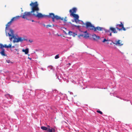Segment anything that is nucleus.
<instances>
[{
  "instance_id": "e433bc0d",
  "label": "nucleus",
  "mask_w": 132,
  "mask_h": 132,
  "mask_svg": "<svg viewBox=\"0 0 132 132\" xmlns=\"http://www.w3.org/2000/svg\"><path fill=\"white\" fill-rule=\"evenodd\" d=\"M28 41L29 42H30V43H32V42H33V41L32 40H31L30 39L28 40Z\"/></svg>"
},
{
  "instance_id": "c03bdc74",
  "label": "nucleus",
  "mask_w": 132,
  "mask_h": 132,
  "mask_svg": "<svg viewBox=\"0 0 132 132\" xmlns=\"http://www.w3.org/2000/svg\"><path fill=\"white\" fill-rule=\"evenodd\" d=\"M70 94H73V93L72 92H70Z\"/></svg>"
},
{
  "instance_id": "5701e85b",
  "label": "nucleus",
  "mask_w": 132,
  "mask_h": 132,
  "mask_svg": "<svg viewBox=\"0 0 132 132\" xmlns=\"http://www.w3.org/2000/svg\"><path fill=\"white\" fill-rule=\"evenodd\" d=\"M22 51L23 52H25L26 54H28L29 52V50L28 48H27L25 50L23 49Z\"/></svg>"
},
{
  "instance_id": "412c9836",
  "label": "nucleus",
  "mask_w": 132,
  "mask_h": 132,
  "mask_svg": "<svg viewBox=\"0 0 132 132\" xmlns=\"http://www.w3.org/2000/svg\"><path fill=\"white\" fill-rule=\"evenodd\" d=\"M15 46H13L11 47L10 48V50L11 51L14 52H15L16 51H18L19 50L18 49L16 48L14 49H13V48H15Z\"/></svg>"
},
{
  "instance_id": "bb28decb",
  "label": "nucleus",
  "mask_w": 132,
  "mask_h": 132,
  "mask_svg": "<svg viewBox=\"0 0 132 132\" xmlns=\"http://www.w3.org/2000/svg\"><path fill=\"white\" fill-rule=\"evenodd\" d=\"M113 41L111 40V41H110L109 42H108L107 43V44H109L110 45H112V43H113Z\"/></svg>"
},
{
  "instance_id": "c85d7f7f",
  "label": "nucleus",
  "mask_w": 132,
  "mask_h": 132,
  "mask_svg": "<svg viewBox=\"0 0 132 132\" xmlns=\"http://www.w3.org/2000/svg\"><path fill=\"white\" fill-rule=\"evenodd\" d=\"M72 26L73 27H77V28H79V26H76L75 25L72 24Z\"/></svg>"
},
{
  "instance_id": "2f4dec72",
  "label": "nucleus",
  "mask_w": 132,
  "mask_h": 132,
  "mask_svg": "<svg viewBox=\"0 0 132 132\" xmlns=\"http://www.w3.org/2000/svg\"><path fill=\"white\" fill-rule=\"evenodd\" d=\"M6 62L8 63H12L9 60H6Z\"/></svg>"
},
{
  "instance_id": "f3484780",
  "label": "nucleus",
  "mask_w": 132,
  "mask_h": 132,
  "mask_svg": "<svg viewBox=\"0 0 132 132\" xmlns=\"http://www.w3.org/2000/svg\"><path fill=\"white\" fill-rule=\"evenodd\" d=\"M68 34L70 36L72 35L73 37H75V36L77 35V34L76 33L73 32L72 31H69Z\"/></svg>"
},
{
  "instance_id": "a18cd8bd",
  "label": "nucleus",
  "mask_w": 132,
  "mask_h": 132,
  "mask_svg": "<svg viewBox=\"0 0 132 132\" xmlns=\"http://www.w3.org/2000/svg\"><path fill=\"white\" fill-rule=\"evenodd\" d=\"M58 78V77H57V78H58V79L60 81L61 80H60V79Z\"/></svg>"
},
{
  "instance_id": "8fccbe9b",
  "label": "nucleus",
  "mask_w": 132,
  "mask_h": 132,
  "mask_svg": "<svg viewBox=\"0 0 132 132\" xmlns=\"http://www.w3.org/2000/svg\"><path fill=\"white\" fill-rule=\"evenodd\" d=\"M42 70H44L43 69V68H42Z\"/></svg>"
},
{
  "instance_id": "473e14b6",
  "label": "nucleus",
  "mask_w": 132,
  "mask_h": 132,
  "mask_svg": "<svg viewBox=\"0 0 132 132\" xmlns=\"http://www.w3.org/2000/svg\"><path fill=\"white\" fill-rule=\"evenodd\" d=\"M48 68L50 69H52V67L51 66H49L48 67Z\"/></svg>"
},
{
  "instance_id": "f704fd0d",
  "label": "nucleus",
  "mask_w": 132,
  "mask_h": 132,
  "mask_svg": "<svg viewBox=\"0 0 132 132\" xmlns=\"http://www.w3.org/2000/svg\"><path fill=\"white\" fill-rule=\"evenodd\" d=\"M46 26V27L47 28H48V27H51L52 26L51 25H47Z\"/></svg>"
},
{
  "instance_id": "4be33fe9",
  "label": "nucleus",
  "mask_w": 132,
  "mask_h": 132,
  "mask_svg": "<svg viewBox=\"0 0 132 132\" xmlns=\"http://www.w3.org/2000/svg\"><path fill=\"white\" fill-rule=\"evenodd\" d=\"M110 30H111L114 33H117V32L116 31L115 28H114L111 27L110 28Z\"/></svg>"
},
{
  "instance_id": "cd10ccee",
  "label": "nucleus",
  "mask_w": 132,
  "mask_h": 132,
  "mask_svg": "<svg viewBox=\"0 0 132 132\" xmlns=\"http://www.w3.org/2000/svg\"><path fill=\"white\" fill-rule=\"evenodd\" d=\"M93 36H95L96 38L97 39H99L100 38V37L99 36H96L95 34H94Z\"/></svg>"
},
{
  "instance_id": "39448f33",
  "label": "nucleus",
  "mask_w": 132,
  "mask_h": 132,
  "mask_svg": "<svg viewBox=\"0 0 132 132\" xmlns=\"http://www.w3.org/2000/svg\"><path fill=\"white\" fill-rule=\"evenodd\" d=\"M86 28L89 30H94L95 27L90 22H87L86 24Z\"/></svg>"
},
{
  "instance_id": "1a4fd4ad",
  "label": "nucleus",
  "mask_w": 132,
  "mask_h": 132,
  "mask_svg": "<svg viewBox=\"0 0 132 132\" xmlns=\"http://www.w3.org/2000/svg\"><path fill=\"white\" fill-rule=\"evenodd\" d=\"M5 96L8 99H11V100H10V101H8L7 103L9 104H11L12 103V102H13V97L12 95H11L9 94H5Z\"/></svg>"
},
{
  "instance_id": "6ab92c4d",
  "label": "nucleus",
  "mask_w": 132,
  "mask_h": 132,
  "mask_svg": "<svg viewBox=\"0 0 132 132\" xmlns=\"http://www.w3.org/2000/svg\"><path fill=\"white\" fill-rule=\"evenodd\" d=\"M21 16H18L13 17L11 20V21H13L14 20H16L17 19H19L20 17H21Z\"/></svg>"
},
{
  "instance_id": "37998d69",
  "label": "nucleus",
  "mask_w": 132,
  "mask_h": 132,
  "mask_svg": "<svg viewBox=\"0 0 132 132\" xmlns=\"http://www.w3.org/2000/svg\"><path fill=\"white\" fill-rule=\"evenodd\" d=\"M47 128H51V127H50V126L49 125H48L47 126Z\"/></svg>"
},
{
  "instance_id": "9b49d317",
  "label": "nucleus",
  "mask_w": 132,
  "mask_h": 132,
  "mask_svg": "<svg viewBox=\"0 0 132 132\" xmlns=\"http://www.w3.org/2000/svg\"><path fill=\"white\" fill-rule=\"evenodd\" d=\"M80 36L82 37L85 38H87L89 37V35L88 33H86L84 34H81L78 36V37L79 38Z\"/></svg>"
},
{
  "instance_id": "7c9ffc66",
  "label": "nucleus",
  "mask_w": 132,
  "mask_h": 132,
  "mask_svg": "<svg viewBox=\"0 0 132 132\" xmlns=\"http://www.w3.org/2000/svg\"><path fill=\"white\" fill-rule=\"evenodd\" d=\"M96 112L101 114H102L103 113L100 110H97Z\"/></svg>"
},
{
  "instance_id": "49530a36",
  "label": "nucleus",
  "mask_w": 132,
  "mask_h": 132,
  "mask_svg": "<svg viewBox=\"0 0 132 132\" xmlns=\"http://www.w3.org/2000/svg\"><path fill=\"white\" fill-rule=\"evenodd\" d=\"M31 21H32V22H34V21L33 20H32Z\"/></svg>"
},
{
  "instance_id": "20e7f679",
  "label": "nucleus",
  "mask_w": 132,
  "mask_h": 132,
  "mask_svg": "<svg viewBox=\"0 0 132 132\" xmlns=\"http://www.w3.org/2000/svg\"><path fill=\"white\" fill-rule=\"evenodd\" d=\"M12 21L11 20L10 22L8 23L6 25V27L5 28V33L6 35L7 36V35L9 34V33H10V31L11 30H13L11 28H9V27L11 25V22Z\"/></svg>"
},
{
  "instance_id": "603ef678",
  "label": "nucleus",
  "mask_w": 132,
  "mask_h": 132,
  "mask_svg": "<svg viewBox=\"0 0 132 132\" xmlns=\"http://www.w3.org/2000/svg\"><path fill=\"white\" fill-rule=\"evenodd\" d=\"M25 92H24V94L25 95Z\"/></svg>"
},
{
  "instance_id": "4468645a",
  "label": "nucleus",
  "mask_w": 132,
  "mask_h": 132,
  "mask_svg": "<svg viewBox=\"0 0 132 132\" xmlns=\"http://www.w3.org/2000/svg\"><path fill=\"white\" fill-rule=\"evenodd\" d=\"M19 42H22L23 41H27L28 40L26 38H25L24 37H21L19 36Z\"/></svg>"
},
{
  "instance_id": "6e6552de",
  "label": "nucleus",
  "mask_w": 132,
  "mask_h": 132,
  "mask_svg": "<svg viewBox=\"0 0 132 132\" xmlns=\"http://www.w3.org/2000/svg\"><path fill=\"white\" fill-rule=\"evenodd\" d=\"M122 41L120 40L116 39L113 40V44L118 46H121L123 45V44L122 43Z\"/></svg>"
},
{
  "instance_id": "ddd939ff",
  "label": "nucleus",
  "mask_w": 132,
  "mask_h": 132,
  "mask_svg": "<svg viewBox=\"0 0 132 132\" xmlns=\"http://www.w3.org/2000/svg\"><path fill=\"white\" fill-rule=\"evenodd\" d=\"M47 131V132H55V129L54 128L52 127L48 128Z\"/></svg>"
},
{
  "instance_id": "393cba45",
  "label": "nucleus",
  "mask_w": 132,
  "mask_h": 132,
  "mask_svg": "<svg viewBox=\"0 0 132 132\" xmlns=\"http://www.w3.org/2000/svg\"><path fill=\"white\" fill-rule=\"evenodd\" d=\"M4 47V45L2 44H0V50L2 49H4L3 48Z\"/></svg>"
},
{
  "instance_id": "3c124183",
  "label": "nucleus",
  "mask_w": 132,
  "mask_h": 132,
  "mask_svg": "<svg viewBox=\"0 0 132 132\" xmlns=\"http://www.w3.org/2000/svg\"><path fill=\"white\" fill-rule=\"evenodd\" d=\"M94 40H96V39H95V38H94Z\"/></svg>"
},
{
  "instance_id": "7ed1b4c3",
  "label": "nucleus",
  "mask_w": 132,
  "mask_h": 132,
  "mask_svg": "<svg viewBox=\"0 0 132 132\" xmlns=\"http://www.w3.org/2000/svg\"><path fill=\"white\" fill-rule=\"evenodd\" d=\"M47 17L49 18H51L52 19V20L53 22H54V19H55L57 20L60 19L61 20H63V18H61V17L57 15H55L53 13H50L49 15H46Z\"/></svg>"
},
{
  "instance_id": "aec40b11",
  "label": "nucleus",
  "mask_w": 132,
  "mask_h": 132,
  "mask_svg": "<svg viewBox=\"0 0 132 132\" xmlns=\"http://www.w3.org/2000/svg\"><path fill=\"white\" fill-rule=\"evenodd\" d=\"M110 30H107L105 29L104 28H103V30H104L105 32L107 33L108 34H109L110 36H111V33L110 32Z\"/></svg>"
},
{
  "instance_id": "de8ad7c7",
  "label": "nucleus",
  "mask_w": 132,
  "mask_h": 132,
  "mask_svg": "<svg viewBox=\"0 0 132 132\" xmlns=\"http://www.w3.org/2000/svg\"><path fill=\"white\" fill-rule=\"evenodd\" d=\"M72 22H74V21H75V20H72Z\"/></svg>"
},
{
  "instance_id": "a878e982",
  "label": "nucleus",
  "mask_w": 132,
  "mask_h": 132,
  "mask_svg": "<svg viewBox=\"0 0 132 132\" xmlns=\"http://www.w3.org/2000/svg\"><path fill=\"white\" fill-rule=\"evenodd\" d=\"M110 41H111V40H108L106 39L105 38H104L103 40L102 41L103 42H104L105 41H107L108 42H109Z\"/></svg>"
},
{
  "instance_id": "09e8293b",
  "label": "nucleus",
  "mask_w": 132,
  "mask_h": 132,
  "mask_svg": "<svg viewBox=\"0 0 132 132\" xmlns=\"http://www.w3.org/2000/svg\"><path fill=\"white\" fill-rule=\"evenodd\" d=\"M28 58L30 59H31V58H29V57H28Z\"/></svg>"
},
{
  "instance_id": "f8f14e48",
  "label": "nucleus",
  "mask_w": 132,
  "mask_h": 132,
  "mask_svg": "<svg viewBox=\"0 0 132 132\" xmlns=\"http://www.w3.org/2000/svg\"><path fill=\"white\" fill-rule=\"evenodd\" d=\"M0 54L2 56H7V54L6 53L4 49H2L0 50Z\"/></svg>"
},
{
  "instance_id": "2eb2a0df",
  "label": "nucleus",
  "mask_w": 132,
  "mask_h": 132,
  "mask_svg": "<svg viewBox=\"0 0 132 132\" xmlns=\"http://www.w3.org/2000/svg\"><path fill=\"white\" fill-rule=\"evenodd\" d=\"M103 28L102 27H95L94 31H96L97 30L98 31H102L103 30Z\"/></svg>"
},
{
  "instance_id": "9d476101",
  "label": "nucleus",
  "mask_w": 132,
  "mask_h": 132,
  "mask_svg": "<svg viewBox=\"0 0 132 132\" xmlns=\"http://www.w3.org/2000/svg\"><path fill=\"white\" fill-rule=\"evenodd\" d=\"M121 24H118L116 25V28L119 30H122V28H119V27L123 28V24H122L121 22H120Z\"/></svg>"
},
{
  "instance_id": "c756f323",
  "label": "nucleus",
  "mask_w": 132,
  "mask_h": 132,
  "mask_svg": "<svg viewBox=\"0 0 132 132\" xmlns=\"http://www.w3.org/2000/svg\"><path fill=\"white\" fill-rule=\"evenodd\" d=\"M59 54H57L55 56V59H58L59 58Z\"/></svg>"
},
{
  "instance_id": "4c0bfd02",
  "label": "nucleus",
  "mask_w": 132,
  "mask_h": 132,
  "mask_svg": "<svg viewBox=\"0 0 132 132\" xmlns=\"http://www.w3.org/2000/svg\"><path fill=\"white\" fill-rule=\"evenodd\" d=\"M9 46H10V48H11V46H12V45L11 44H9V45H8Z\"/></svg>"
},
{
  "instance_id": "ea45409f",
  "label": "nucleus",
  "mask_w": 132,
  "mask_h": 132,
  "mask_svg": "<svg viewBox=\"0 0 132 132\" xmlns=\"http://www.w3.org/2000/svg\"><path fill=\"white\" fill-rule=\"evenodd\" d=\"M7 46V45H4V47H5L6 48Z\"/></svg>"
},
{
  "instance_id": "423d86ee",
  "label": "nucleus",
  "mask_w": 132,
  "mask_h": 132,
  "mask_svg": "<svg viewBox=\"0 0 132 132\" xmlns=\"http://www.w3.org/2000/svg\"><path fill=\"white\" fill-rule=\"evenodd\" d=\"M70 15L72 16L75 18V21L77 23H80V22L81 21L83 22L80 20H79V16L78 15L74 13H71L70 14Z\"/></svg>"
},
{
  "instance_id": "79ce46f5",
  "label": "nucleus",
  "mask_w": 132,
  "mask_h": 132,
  "mask_svg": "<svg viewBox=\"0 0 132 132\" xmlns=\"http://www.w3.org/2000/svg\"><path fill=\"white\" fill-rule=\"evenodd\" d=\"M123 100H125V101H129V100H125V99H123Z\"/></svg>"
},
{
  "instance_id": "5fc2aeb1",
  "label": "nucleus",
  "mask_w": 132,
  "mask_h": 132,
  "mask_svg": "<svg viewBox=\"0 0 132 132\" xmlns=\"http://www.w3.org/2000/svg\"><path fill=\"white\" fill-rule=\"evenodd\" d=\"M53 26H54V25L53 24Z\"/></svg>"
},
{
  "instance_id": "72a5a7b5",
  "label": "nucleus",
  "mask_w": 132,
  "mask_h": 132,
  "mask_svg": "<svg viewBox=\"0 0 132 132\" xmlns=\"http://www.w3.org/2000/svg\"><path fill=\"white\" fill-rule=\"evenodd\" d=\"M66 17L64 19V18H63V20H64V23H65L67 21V20L66 19Z\"/></svg>"
},
{
  "instance_id": "a211bd4d",
  "label": "nucleus",
  "mask_w": 132,
  "mask_h": 132,
  "mask_svg": "<svg viewBox=\"0 0 132 132\" xmlns=\"http://www.w3.org/2000/svg\"><path fill=\"white\" fill-rule=\"evenodd\" d=\"M62 94L61 93H60L59 94V95H57L55 96V99L57 101H59L60 100L61 97L60 96H60Z\"/></svg>"
},
{
  "instance_id": "a19ab883",
  "label": "nucleus",
  "mask_w": 132,
  "mask_h": 132,
  "mask_svg": "<svg viewBox=\"0 0 132 132\" xmlns=\"http://www.w3.org/2000/svg\"><path fill=\"white\" fill-rule=\"evenodd\" d=\"M6 47H7L6 48H10V46H9V45H7Z\"/></svg>"
},
{
  "instance_id": "f03ea898",
  "label": "nucleus",
  "mask_w": 132,
  "mask_h": 132,
  "mask_svg": "<svg viewBox=\"0 0 132 132\" xmlns=\"http://www.w3.org/2000/svg\"><path fill=\"white\" fill-rule=\"evenodd\" d=\"M10 33H9L7 35V36L9 37V39L11 41H12L13 38L14 39L13 42L14 43H18L19 42V36L18 35H15L14 34V31L13 30H11Z\"/></svg>"
},
{
  "instance_id": "58836bf2",
  "label": "nucleus",
  "mask_w": 132,
  "mask_h": 132,
  "mask_svg": "<svg viewBox=\"0 0 132 132\" xmlns=\"http://www.w3.org/2000/svg\"><path fill=\"white\" fill-rule=\"evenodd\" d=\"M85 34L87 33V31H85L83 32Z\"/></svg>"
},
{
  "instance_id": "0eeeda50",
  "label": "nucleus",
  "mask_w": 132,
  "mask_h": 132,
  "mask_svg": "<svg viewBox=\"0 0 132 132\" xmlns=\"http://www.w3.org/2000/svg\"><path fill=\"white\" fill-rule=\"evenodd\" d=\"M38 11H37V13L36 11H35V12H33L32 14L33 16L38 17V18H42L45 16H46L47 15H43L40 13H38Z\"/></svg>"
},
{
  "instance_id": "864d4df0",
  "label": "nucleus",
  "mask_w": 132,
  "mask_h": 132,
  "mask_svg": "<svg viewBox=\"0 0 132 132\" xmlns=\"http://www.w3.org/2000/svg\"><path fill=\"white\" fill-rule=\"evenodd\" d=\"M68 64H69V65H70V63H69Z\"/></svg>"
},
{
  "instance_id": "c9c22d12",
  "label": "nucleus",
  "mask_w": 132,
  "mask_h": 132,
  "mask_svg": "<svg viewBox=\"0 0 132 132\" xmlns=\"http://www.w3.org/2000/svg\"><path fill=\"white\" fill-rule=\"evenodd\" d=\"M122 28V29H123V30L124 31H125L126 30L125 28L124 27V26L123 27V28Z\"/></svg>"
},
{
  "instance_id": "dca6fc26",
  "label": "nucleus",
  "mask_w": 132,
  "mask_h": 132,
  "mask_svg": "<svg viewBox=\"0 0 132 132\" xmlns=\"http://www.w3.org/2000/svg\"><path fill=\"white\" fill-rule=\"evenodd\" d=\"M77 10V9L75 7L73 8L72 9L70 10L69 12L70 14L71 13H76Z\"/></svg>"
},
{
  "instance_id": "b1692460",
  "label": "nucleus",
  "mask_w": 132,
  "mask_h": 132,
  "mask_svg": "<svg viewBox=\"0 0 132 132\" xmlns=\"http://www.w3.org/2000/svg\"><path fill=\"white\" fill-rule=\"evenodd\" d=\"M41 128L43 130H46L47 131L48 128L45 126H42L41 127Z\"/></svg>"
},
{
  "instance_id": "f257e3e1",
  "label": "nucleus",
  "mask_w": 132,
  "mask_h": 132,
  "mask_svg": "<svg viewBox=\"0 0 132 132\" xmlns=\"http://www.w3.org/2000/svg\"><path fill=\"white\" fill-rule=\"evenodd\" d=\"M30 5L32 6V11L29 12H25L24 13V14L21 16L22 18L28 20H29L28 19L29 18L31 15H33L32 14L33 12H35V11H36L37 13V11L39 10V9L38 6V4L37 2H35L34 3L32 2L30 4Z\"/></svg>"
}]
</instances>
